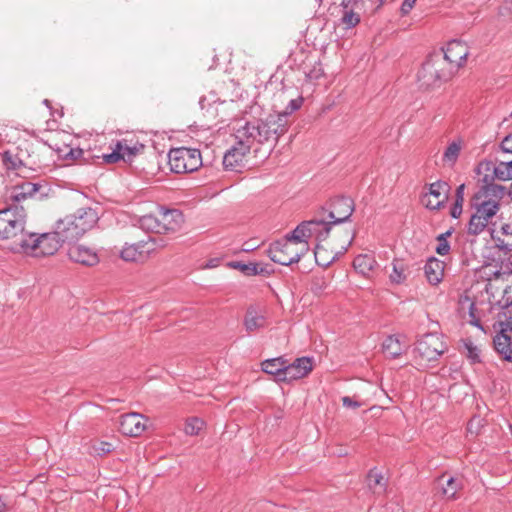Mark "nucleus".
Here are the masks:
<instances>
[{"label":"nucleus","instance_id":"4d7b16f0","mask_svg":"<svg viewBox=\"0 0 512 512\" xmlns=\"http://www.w3.org/2000/svg\"><path fill=\"white\" fill-rule=\"evenodd\" d=\"M256 248V246L251 245L250 243L246 242L243 245L242 250L245 252L253 251Z\"/></svg>","mask_w":512,"mask_h":512},{"label":"nucleus","instance_id":"4be33fe9","mask_svg":"<svg viewBox=\"0 0 512 512\" xmlns=\"http://www.w3.org/2000/svg\"><path fill=\"white\" fill-rule=\"evenodd\" d=\"M302 104H303V98L302 97H297L295 99H291L289 101L286 109L283 112L275 113V114H269L264 119H255V122H260L261 124L265 125L271 117H278L279 119H281V123L283 124V131L280 132V133H277L275 135V140H271V142H277L278 138L287 131V124H288L287 117L290 114H292L293 112H295L298 109H300ZM278 122H280V120Z\"/></svg>","mask_w":512,"mask_h":512},{"label":"nucleus","instance_id":"20e7f679","mask_svg":"<svg viewBox=\"0 0 512 512\" xmlns=\"http://www.w3.org/2000/svg\"><path fill=\"white\" fill-rule=\"evenodd\" d=\"M453 74L454 72L451 70L450 64L446 62L442 52H433L427 57L419 70L418 81L421 87L430 89L447 82Z\"/></svg>","mask_w":512,"mask_h":512},{"label":"nucleus","instance_id":"a878e982","mask_svg":"<svg viewBox=\"0 0 512 512\" xmlns=\"http://www.w3.org/2000/svg\"><path fill=\"white\" fill-rule=\"evenodd\" d=\"M499 233L492 236L495 246L506 253L512 251V223L503 224Z\"/></svg>","mask_w":512,"mask_h":512},{"label":"nucleus","instance_id":"603ef678","mask_svg":"<svg viewBox=\"0 0 512 512\" xmlns=\"http://www.w3.org/2000/svg\"><path fill=\"white\" fill-rule=\"evenodd\" d=\"M464 191H465V184H461L457 187L455 192V202L458 204L464 203Z\"/></svg>","mask_w":512,"mask_h":512},{"label":"nucleus","instance_id":"9d476101","mask_svg":"<svg viewBox=\"0 0 512 512\" xmlns=\"http://www.w3.org/2000/svg\"><path fill=\"white\" fill-rule=\"evenodd\" d=\"M166 246L167 242L164 239L148 237L137 243H125L120 251V257L126 262H144L152 253Z\"/></svg>","mask_w":512,"mask_h":512},{"label":"nucleus","instance_id":"a211bd4d","mask_svg":"<svg viewBox=\"0 0 512 512\" xmlns=\"http://www.w3.org/2000/svg\"><path fill=\"white\" fill-rule=\"evenodd\" d=\"M157 212L162 234L175 233L182 228L184 216L180 210L159 207Z\"/></svg>","mask_w":512,"mask_h":512},{"label":"nucleus","instance_id":"49530a36","mask_svg":"<svg viewBox=\"0 0 512 512\" xmlns=\"http://www.w3.org/2000/svg\"><path fill=\"white\" fill-rule=\"evenodd\" d=\"M13 507V500L9 495H0V512H8Z\"/></svg>","mask_w":512,"mask_h":512},{"label":"nucleus","instance_id":"c03bdc74","mask_svg":"<svg viewBox=\"0 0 512 512\" xmlns=\"http://www.w3.org/2000/svg\"><path fill=\"white\" fill-rule=\"evenodd\" d=\"M465 349L467 351V358L472 363H478L480 362V350L474 346L471 342L465 343Z\"/></svg>","mask_w":512,"mask_h":512},{"label":"nucleus","instance_id":"58836bf2","mask_svg":"<svg viewBox=\"0 0 512 512\" xmlns=\"http://www.w3.org/2000/svg\"><path fill=\"white\" fill-rule=\"evenodd\" d=\"M461 486L462 484L458 479L450 477L446 480V486L442 489L443 495L447 499H455L456 493L461 488Z\"/></svg>","mask_w":512,"mask_h":512},{"label":"nucleus","instance_id":"7c9ffc66","mask_svg":"<svg viewBox=\"0 0 512 512\" xmlns=\"http://www.w3.org/2000/svg\"><path fill=\"white\" fill-rule=\"evenodd\" d=\"M462 148L463 144L460 139L449 143L442 156L444 165L453 167L459 158Z\"/></svg>","mask_w":512,"mask_h":512},{"label":"nucleus","instance_id":"aec40b11","mask_svg":"<svg viewBox=\"0 0 512 512\" xmlns=\"http://www.w3.org/2000/svg\"><path fill=\"white\" fill-rule=\"evenodd\" d=\"M312 370V360L309 357L297 358L293 363H288L286 360V367L284 376L281 378L282 382H291L301 379L308 375Z\"/></svg>","mask_w":512,"mask_h":512},{"label":"nucleus","instance_id":"412c9836","mask_svg":"<svg viewBox=\"0 0 512 512\" xmlns=\"http://www.w3.org/2000/svg\"><path fill=\"white\" fill-rule=\"evenodd\" d=\"M341 6V24L344 25L346 29L357 26L361 19V13L365 9L362 3L357 2V0H342Z\"/></svg>","mask_w":512,"mask_h":512},{"label":"nucleus","instance_id":"e433bc0d","mask_svg":"<svg viewBox=\"0 0 512 512\" xmlns=\"http://www.w3.org/2000/svg\"><path fill=\"white\" fill-rule=\"evenodd\" d=\"M233 268L239 269L247 276H253L264 273V268L255 263L244 264L241 262L231 263Z\"/></svg>","mask_w":512,"mask_h":512},{"label":"nucleus","instance_id":"39448f33","mask_svg":"<svg viewBox=\"0 0 512 512\" xmlns=\"http://www.w3.org/2000/svg\"><path fill=\"white\" fill-rule=\"evenodd\" d=\"M309 249V244H303L294 240L291 237V233H289L283 239L270 244L268 256L275 263L290 266L298 263Z\"/></svg>","mask_w":512,"mask_h":512},{"label":"nucleus","instance_id":"a19ab883","mask_svg":"<svg viewBox=\"0 0 512 512\" xmlns=\"http://www.w3.org/2000/svg\"><path fill=\"white\" fill-rule=\"evenodd\" d=\"M451 235V231L448 230L445 233H442L437 236V246L435 248L436 253L441 256L447 255L450 251V245L447 241V238Z\"/></svg>","mask_w":512,"mask_h":512},{"label":"nucleus","instance_id":"2f4dec72","mask_svg":"<svg viewBox=\"0 0 512 512\" xmlns=\"http://www.w3.org/2000/svg\"><path fill=\"white\" fill-rule=\"evenodd\" d=\"M138 226L146 232L162 234L158 212L141 216L138 219Z\"/></svg>","mask_w":512,"mask_h":512},{"label":"nucleus","instance_id":"c85d7f7f","mask_svg":"<svg viewBox=\"0 0 512 512\" xmlns=\"http://www.w3.org/2000/svg\"><path fill=\"white\" fill-rule=\"evenodd\" d=\"M407 345L402 343L399 336L390 335L382 344L385 355L389 358H397L406 350Z\"/></svg>","mask_w":512,"mask_h":512},{"label":"nucleus","instance_id":"3c124183","mask_svg":"<svg viewBox=\"0 0 512 512\" xmlns=\"http://www.w3.org/2000/svg\"><path fill=\"white\" fill-rule=\"evenodd\" d=\"M501 148L504 152L512 153V133L502 140Z\"/></svg>","mask_w":512,"mask_h":512},{"label":"nucleus","instance_id":"1a4fd4ad","mask_svg":"<svg viewBox=\"0 0 512 512\" xmlns=\"http://www.w3.org/2000/svg\"><path fill=\"white\" fill-rule=\"evenodd\" d=\"M168 163L174 173H192L202 166V156L198 149L178 147L168 153Z\"/></svg>","mask_w":512,"mask_h":512},{"label":"nucleus","instance_id":"423d86ee","mask_svg":"<svg viewBox=\"0 0 512 512\" xmlns=\"http://www.w3.org/2000/svg\"><path fill=\"white\" fill-rule=\"evenodd\" d=\"M506 193L504 186L480 187L473 197L474 214L481 217V220L489 224L490 220L497 214L500 208V201Z\"/></svg>","mask_w":512,"mask_h":512},{"label":"nucleus","instance_id":"f257e3e1","mask_svg":"<svg viewBox=\"0 0 512 512\" xmlns=\"http://www.w3.org/2000/svg\"><path fill=\"white\" fill-rule=\"evenodd\" d=\"M279 120L278 117H271L265 125L255 120L246 121L235 128L236 143L225 153L224 167L229 170L236 169L255 144L261 145L275 140V135L283 131V124Z\"/></svg>","mask_w":512,"mask_h":512},{"label":"nucleus","instance_id":"79ce46f5","mask_svg":"<svg viewBox=\"0 0 512 512\" xmlns=\"http://www.w3.org/2000/svg\"><path fill=\"white\" fill-rule=\"evenodd\" d=\"M204 422L198 418H191L187 420L184 431L187 435L195 436L198 435L202 430Z\"/></svg>","mask_w":512,"mask_h":512},{"label":"nucleus","instance_id":"13d9d810","mask_svg":"<svg viewBox=\"0 0 512 512\" xmlns=\"http://www.w3.org/2000/svg\"><path fill=\"white\" fill-rule=\"evenodd\" d=\"M373 0H357V2L362 3L363 7L365 8V5L367 2H372Z\"/></svg>","mask_w":512,"mask_h":512},{"label":"nucleus","instance_id":"bb28decb","mask_svg":"<svg viewBox=\"0 0 512 512\" xmlns=\"http://www.w3.org/2000/svg\"><path fill=\"white\" fill-rule=\"evenodd\" d=\"M244 325L248 332H253L266 325V316L263 312L250 307L245 315Z\"/></svg>","mask_w":512,"mask_h":512},{"label":"nucleus","instance_id":"c756f323","mask_svg":"<svg viewBox=\"0 0 512 512\" xmlns=\"http://www.w3.org/2000/svg\"><path fill=\"white\" fill-rule=\"evenodd\" d=\"M511 284H506L505 286L502 285L503 291H502V297L499 300H496V297L493 298V300L496 301L497 305L500 307V311L498 313L497 319L500 316H506L508 318V315L512 313V279Z\"/></svg>","mask_w":512,"mask_h":512},{"label":"nucleus","instance_id":"864d4df0","mask_svg":"<svg viewBox=\"0 0 512 512\" xmlns=\"http://www.w3.org/2000/svg\"><path fill=\"white\" fill-rule=\"evenodd\" d=\"M417 0H404L401 5V12L403 15L408 14L414 7Z\"/></svg>","mask_w":512,"mask_h":512},{"label":"nucleus","instance_id":"72a5a7b5","mask_svg":"<svg viewBox=\"0 0 512 512\" xmlns=\"http://www.w3.org/2000/svg\"><path fill=\"white\" fill-rule=\"evenodd\" d=\"M375 265L376 261L370 255H358L353 261L354 269L364 276L368 275L374 269Z\"/></svg>","mask_w":512,"mask_h":512},{"label":"nucleus","instance_id":"ddd939ff","mask_svg":"<svg viewBox=\"0 0 512 512\" xmlns=\"http://www.w3.org/2000/svg\"><path fill=\"white\" fill-rule=\"evenodd\" d=\"M479 277L485 280L486 286L485 291L489 295V301L491 298H495V290L500 288L499 283H508L512 279V273L502 271L496 263H488L483 265L478 271Z\"/></svg>","mask_w":512,"mask_h":512},{"label":"nucleus","instance_id":"052dcab7","mask_svg":"<svg viewBox=\"0 0 512 512\" xmlns=\"http://www.w3.org/2000/svg\"><path fill=\"white\" fill-rule=\"evenodd\" d=\"M49 101L48 100H44V104L48 105Z\"/></svg>","mask_w":512,"mask_h":512},{"label":"nucleus","instance_id":"f704fd0d","mask_svg":"<svg viewBox=\"0 0 512 512\" xmlns=\"http://www.w3.org/2000/svg\"><path fill=\"white\" fill-rule=\"evenodd\" d=\"M1 160L7 170L19 171L24 166V163L19 158L18 154L10 150L5 151L2 154Z\"/></svg>","mask_w":512,"mask_h":512},{"label":"nucleus","instance_id":"a18cd8bd","mask_svg":"<svg viewBox=\"0 0 512 512\" xmlns=\"http://www.w3.org/2000/svg\"><path fill=\"white\" fill-rule=\"evenodd\" d=\"M122 158H123V154L118 151L116 146L113 148L111 153L102 155L103 161L108 164L116 163V162L122 160Z\"/></svg>","mask_w":512,"mask_h":512},{"label":"nucleus","instance_id":"5fc2aeb1","mask_svg":"<svg viewBox=\"0 0 512 512\" xmlns=\"http://www.w3.org/2000/svg\"><path fill=\"white\" fill-rule=\"evenodd\" d=\"M462 210H463V204L454 203L450 210L451 217L456 218V219L459 218L460 215L462 214Z\"/></svg>","mask_w":512,"mask_h":512},{"label":"nucleus","instance_id":"f3484780","mask_svg":"<svg viewBox=\"0 0 512 512\" xmlns=\"http://www.w3.org/2000/svg\"><path fill=\"white\" fill-rule=\"evenodd\" d=\"M446 62L450 64L451 70L455 73L464 65L469 54L466 44L459 40L450 41L445 49L440 50Z\"/></svg>","mask_w":512,"mask_h":512},{"label":"nucleus","instance_id":"ea45409f","mask_svg":"<svg viewBox=\"0 0 512 512\" xmlns=\"http://www.w3.org/2000/svg\"><path fill=\"white\" fill-rule=\"evenodd\" d=\"M390 280L392 283L401 284L406 280L404 264L395 261L393 262L392 272L390 273Z\"/></svg>","mask_w":512,"mask_h":512},{"label":"nucleus","instance_id":"09e8293b","mask_svg":"<svg viewBox=\"0 0 512 512\" xmlns=\"http://www.w3.org/2000/svg\"><path fill=\"white\" fill-rule=\"evenodd\" d=\"M112 450V444L108 442H100L97 446H94V451L98 455L109 453Z\"/></svg>","mask_w":512,"mask_h":512},{"label":"nucleus","instance_id":"4468645a","mask_svg":"<svg viewBox=\"0 0 512 512\" xmlns=\"http://www.w3.org/2000/svg\"><path fill=\"white\" fill-rule=\"evenodd\" d=\"M449 185L444 181H436L429 185V191L422 198V204L430 210L440 209L448 198Z\"/></svg>","mask_w":512,"mask_h":512},{"label":"nucleus","instance_id":"8fccbe9b","mask_svg":"<svg viewBox=\"0 0 512 512\" xmlns=\"http://www.w3.org/2000/svg\"><path fill=\"white\" fill-rule=\"evenodd\" d=\"M342 404H343L344 407L353 408V409L359 408L361 406L360 402L352 399L349 396H344L342 398Z\"/></svg>","mask_w":512,"mask_h":512},{"label":"nucleus","instance_id":"2eb2a0df","mask_svg":"<svg viewBox=\"0 0 512 512\" xmlns=\"http://www.w3.org/2000/svg\"><path fill=\"white\" fill-rule=\"evenodd\" d=\"M354 211L353 200L349 197H337L331 202V210L325 218L331 226L349 220Z\"/></svg>","mask_w":512,"mask_h":512},{"label":"nucleus","instance_id":"dca6fc26","mask_svg":"<svg viewBox=\"0 0 512 512\" xmlns=\"http://www.w3.org/2000/svg\"><path fill=\"white\" fill-rule=\"evenodd\" d=\"M147 421L148 419L140 413H126L120 417L119 430L123 435L138 437L146 430Z\"/></svg>","mask_w":512,"mask_h":512},{"label":"nucleus","instance_id":"cd10ccee","mask_svg":"<svg viewBox=\"0 0 512 512\" xmlns=\"http://www.w3.org/2000/svg\"><path fill=\"white\" fill-rule=\"evenodd\" d=\"M39 188L40 186L36 183L28 181L22 182L21 184H17L13 187L10 198L16 202H20L28 197H32Z\"/></svg>","mask_w":512,"mask_h":512},{"label":"nucleus","instance_id":"6e6d98bb","mask_svg":"<svg viewBox=\"0 0 512 512\" xmlns=\"http://www.w3.org/2000/svg\"><path fill=\"white\" fill-rule=\"evenodd\" d=\"M82 155V150L81 149H73V148H70L69 149V152L65 153L64 154V157H69L71 159H77L79 158L80 156Z\"/></svg>","mask_w":512,"mask_h":512},{"label":"nucleus","instance_id":"b1692460","mask_svg":"<svg viewBox=\"0 0 512 512\" xmlns=\"http://www.w3.org/2000/svg\"><path fill=\"white\" fill-rule=\"evenodd\" d=\"M459 303L461 305V308L464 309L465 305L467 306L468 311V318L467 322L478 329L484 331V328L481 324V315L480 312L476 306V303L472 300L470 295L467 293V295L461 296Z\"/></svg>","mask_w":512,"mask_h":512},{"label":"nucleus","instance_id":"37998d69","mask_svg":"<svg viewBox=\"0 0 512 512\" xmlns=\"http://www.w3.org/2000/svg\"><path fill=\"white\" fill-rule=\"evenodd\" d=\"M323 75V68L320 63H315L311 69L305 71L306 79L309 81H316Z\"/></svg>","mask_w":512,"mask_h":512},{"label":"nucleus","instance_id":"473e14b6","mask_svg":"<svg viewBox=\"0 0 512 512\" xmlns=\"http://www.w3.org/2000/svg\"><path fill=\"white\" fill-rule=\"evenodd\" d=\"M116 147L119 152L123 154L122 160L131 161V159L143 150L144 145L138 142L131 144L127 139H122L116 142Z\"/></svg>","mask_w":512,"mask_h":512},{"label":"nucleus","instance_id":"f8f14e48","mask_svg":"<svg viewBox=\"0 0 512 512\" xmlns=\"http://www.w3.org/2000/svg\"><path fill=\"white\" fill-rule=\"evenodd\" d=\"M445 351L444 343L440 337L434 333L423 335L415 346L416 358L421 362H431L437 360Z\"/></svg>","mask_w":512,"mask_h":512},{"label":"nucleus","instance_id":"393cba45","mask_svg":"<svg viewBox=\"0 0 512 512\" xmlns=\"http://www.w3.org/2000/svg\"><path fill=\"white\" fill-rule=\"evenodd\" d=\"M285 367L286 359L284 357L267 359L261 363L262 371L267 374L274 375L276 380L279 382H282L281 378L284 376Z\"/></svg>","mask_w":512,"mask_h":512},{"label":"nucleus","instance_id":"de8ad7c7","mask_svg":"<svg viewBox=\"0 0 512 512\" xmlns=\"http://www.w3.org/2000/svg\"><path fill=\"white\" fill-rule=\"evenodd\" d=\"M325 252H326V250L319 243L315 246V249H314L315 260H316V263L320 266H328L330 263V261H328L326 259L321 260V255Z\"/></svg>","mask_w":512,"mask_h":512},{"label":"nucleus","instance_id":"4c0bfd02","mask_svg":"<svg viewBox=\"0 0 512 512\" xmlns=\"http://www.w3.org/2000/svg\"><path fill=\"white\" fill-rule=\"evenodd\" d=\"M368 484L375 492L383 491L385 488L384 476L375 469L371 470L368 474Z\"/></svg>","mask_w":512,"mask_h":512},{"label":"nucleus","instance_id":"6ab92c4d","mask_svg":"<svg viewBox=\"0 0 512 512\" xmlns=\"http://www.w3.org/2000/svg\"><path fill=\"white\" fill-rule=\"evenodd\" d=\"M68 257L71 261L84 266H95L100 261L97 251L83 244L70 246Z\"/></svg>","mask_w":512,"mask_h":512},{"label":"nucleus","instance_id":"9b49d317","mask_svg":"<svg viewBox=\"0 0 512 512\" xmlns=\"http://www.w3.org/2000/svg\"><path fill=\"white\" fill-rule=\"evenodd\" d=\"M332 226L325 219H311L303 221L291 232V237L303 244H309V239L315 238L318 242L327 239Z\"/></svg>","mask_w":512,"mask_h":512},{"label":"nucleus","instance_id":"c9c22d12","mask_svg":"<svg viewBox=\"0 0 512 512\" xmlns=\"http://www.w3.org/2000/svg\"><path fill=\"white\" fill-rule=\"evenodd\" d=\"M487 226L488 224L481 220L480 216H477L473 213L467 226V232L470 235L476 236L482 233L487 228Z\"/></svg>","mask_w":512,"mask_h":512},{"label":"nucleus","instance_id":"f03ea898","mask_svg":"<svg viewBox=\"0 0 512 512\" xmlns=\"http://www.w3.org/2000/svg\"><path fill=\"white\" fill-rule=\"evenodd\" d=\"M98 221L99 215L96 209L82 207L59 219L55 223L56 233L60 234L65 241L77 240L93 229Z\"/></svg>","mask_w":512,"mask_h":512},{"label":"nucleus","instance_id":"0eeeda50","mask_svg":"<svg viewBox=\"0 0 512 512\" xmlns=\"http://www.w3.org/2000/svg\"><path fill=\"white\" fill-rule=\"evenodd\" d=\"M476 173L481 187L500 186L495 183V180H512V160L500 162L492 160L481 161L477 166Z\"/></svg>","mask_w":512,"mask_h":512},{"label":"nucleus","instance_id":"5701e85b","mask_svg":"<svg viewBox=\"0 0 512 512\" xmlns=\"http://www.w3.org/2000/svg\"><path fill=\"white\" fill-rule=\"evenodd\" d=\"M444 262L435 257L428 259L424 266L425 276L428 282L432 285L439 284L444 276Z\"/></svg>","mask_w":512,"mask_h":512},{"label":"nucleus","instance_id":"6e6552de","mask_svg":"<svg viewBox=\"0 0 512 512\" xmlns=\"http://www.w3.org/2000/svg\"><path fill=\"white\" fill-rule=\"evenodd\" d=\"M26 222V213L23 207L14 206L0 210V239L16 238L18 239L24 231Z\"/></svg>","mask_w":512,"mask_h":512},{"label":"nucleus","instance_id":"7ed1b4c3","mask_svg":"<svg viewBox=\"0 0 512 512\" xmlns=\"http://www.w3.org/2000/svg\"><path fill=\"white\" fill-rule=\"evenodd\" d=\"M65 242L62 236L56 233V226H54L53 232L48 233H26L18 239L17 245L19 251L32 256V257H44L55 254L61 244Z\"/></svg>","mask_w":512,"mask_h":512},{"label":"nucleus","instance_id":"bf43d9fd","mask_svg":"<svg viewBox=\"0 0 512 512\" xmlns=\"http://www.w3.org/2000/svg\"><path fill=\"white\" fill-rule=\"evenodd\" d=\"M203 102H204V99H201L199 102L202 107H203Z\"/></svg>","mask_w":512,"mask_h":512}]
</instances>
